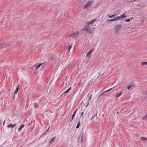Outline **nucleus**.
Returning a JSON list of instances; mask_svg holds the SVG:
<instances>
[{
    "instance_id": "72a5a7b5",
    "label": "nucleus",
    "mask_w": 147,
    "mask_h": 147,
    "mask_svg": "<svg viewBox=\"0 0 147 147\" xmlns=\"http://www.w3.org/2000/svg\"><path fill=\"white\" fill-rule=\"evenodd\" d=\"M50 127V126L49 127L47 130L42 135L45 134L47 132V131L49 130Z\"/></svg>"
},
{
    "instance_id": "f257e3e1",
    "label": "nucleus",
    "mask_w": 147,
    "mask_h": 147,
    "mask_svg": "<svg viewBox=\"0 0 147 147\" xmlns=\"http://www.w3.org/2000/svg\"><path fill=\"white\" fill-rule=\"evenodd\" d=\"M83 30L88 34H91L92 32V28L90 25H88L86 23L84 27Z\"/></svg>"
},
{
    "instance_id": "a19ab883",
    "label": "nucleus",
    "mask_w": 147,
    "mask_h": 147,
    "mask_svg": "<svg viewBox=\"0 0 147 147\" xmlns=\"http://www.w3.org/2000/svg\"><path fill=\"white\" fill-rule=\"evenodd\" d=\"M69 47H70V48H71V45H69Z\"/></svg>"
},
{
    "instance_id": "9b49d317",
    "label": "nucleus",
    "mask_w": 147,
    "mask_h": 147,
    "mask_svg": "<svg viewBox=\"0 0 147 147\" xmlns=\"http://www.w3.org/2000/svg\"><path fill=\"white\" fill-rule=\"evenodd\" d=\"M134 88V86L133 84L129 85L127 87V88L128 89H131Z\"/></svg>"
},
{
    "instance_id": "79ce46f5",
    "label": "nucleus",
    "mask_w": 147,
    "mask_h": 147,
    "mask_svg": "<svg viewBox=\"0 0 147 147\" xmlns=\"http://www.w3.org/2000/svg\"><path fill=\"white\" fill-rule=\"evenodd\" d=\"M133 17H131V20H132V19H133Z\"/></svg>"
},
{
    "instance_id": "412c9836",
    "label": "nucleus",
    "mask_w": 147,
    "mask_h": 147,
    "mask_svg": "<svg viewBox=\"0 0 147 147\" xmlns=\"http://www.w3.org/2000/svg\"><path fill=\"white\" fill-rule=\"evenodd\" d=\"M140 138L141 140L144 141H145L147 140V138L144 137H141Z\"/></svg>"
},
{
    "instance_id": "c03bdc74",
    "label": "nucleus",
    "mask_w": 147,
    "mask_h": 147,
    "mask_svg": "<svg viewBox=\"0 0 147 147\" xmlns=\"http://www.w3.org/2000/svg\"><path fill=\"white\" fill-rule=\"evenodd\" d=\"M119 113V112H118L117 113V114H118V113Z\"/></svg>"
},
{
    "instance_id": "4468645a",
    "label": "nucleus",
    "mask_w": 147,
    "mask_h": 147,
    "mask_svg": "<svg viewBox=\"0 0 147 147\" xmlns=\"http://www.w3.org/2000/svg\"><path fill=\"white\" fill-rule=\"evenodd\" d=\"M56 137L55 136L54 138H53L49 142V144H51L54 142H55V141H54V139Z\"/></svg>"
},
{
    "instance_id": "aec40b11",
    "label": "nucleus",
    "mask_w": 147,
    "mask_h": 147,
    "mask_svg": "<svg viewBox=\"0 0 147 147\" xmlns=\"http://www.w3.org/2000/svg\"><path fill=\"white\" fill-rule=\"evenodd\" d=\"M80 121L79 120V121H78L77 125L76 127V129H78L80 125Z\"/></svg>"
},
{
    "instance_id": "ddd939ff",
    "label": "nucleus",
    "mask_w": 147,
    "mask_h": 147,
    "mask_svg": "<svg viewBox=\"0 0 147 147\" xmlns=\"http://www.w3.org/2000/svg\"><path fill=\"white\" fill-rule=\"evenodd\" d=\"M125 13H123V14H122L120 16V17L121 18V19H123L124 18H125L126 17V16L125 15Z\"/></svg>"
},
{
    "instance_id": "ea45409f",
    "label": "nucleus",
    "mask_w": 147,
    "mask_h": 147,
    "mask_svg": "<svg viewBox=\"0 0 147 147\" xmlns=\"http://www.w3.org/2000/svg\"><path fill=\"white\" fill-rule=\"evenodd\" d=\"M83 142V140H82V138H81V142Z\"/></svg>"
},
{
    "instance_id": "f704fd0d",
    "label": "nucleus",
    "mask_w": 147,
    "mask_h": 147,
    "mask_svg": "<svg viewBox=\"0 0 147 147\" xmlns=\"http://www.w3.org/2000/svg\"><path fill=\"white\" fill-rule=\"evenodd\" d=\"M83 114H84V112H82V113H81L80 116V117L79 118H80L82 116H83Z\"/></svg>"
},
{
    "instance_id": "9d476101",
    "label": "nucleus",
    "mask_w": 147,
    "mask_h": 147,
    "mask_svg": "<svg viewBox=\"0 0 147 147\" xmlns=\"http://www.w3.org/2000/svg\"><path fill=\"white\" fill-rule=\"evenodd\" d=\"M20 88V85L18 84V85L16 87V90H15L14 92V94H16L18 92V90Z\"/></svg>"
},
{
    "instance_id": "2f4dec72",
    "label": "nucleus",
    "mask_w": 147,
    "mask_h": 147,
    "mask_svg": "<svg viewBox=\"0 0 147 147\" xmlns=\"http://www.w3.org/2000/svg\"><path fill=\"white\" fill-rule=\"evenodd\" d=\"M113 88H110V89H108V90H106V91H104V92H108L110 91L111 90V89H112Z\"/></svg>"
},
{
    "instance_id": "0eeeda50",
    "label": "nucleus",
    "mask_w": 147,
    "mask_h": 147,
    "mask_svg": "<svg viewBox=\"0 0 147 147\" xmlns=\"http://www.w3.org/2000/svg\"><path fill=\"white\" fill-rule=\"evenodd\" d=\"M96 20V19H94L93 20H92L90 21L87 22L86 23V24H88V25H90H90L92 24Z\"/></svg>"
},
{
    "instance_id": "7c9ffc66",
    "label": "nucleus",
    "mask_w": 147,
    "mask_h": 147,
    "mask_svg": "<svg viewBox=\"0 0 147 147\" xmlns=\"http://www.w3.org/2000/svg\"><path fill=\"white\" fill-rule=\"evenodd\" d=\"M115 15H116L115 14L112 15L111 16H109V18H113V17L115 16Z\"/></svg>"
},
{
    "instance_id": "4be33fe9",
    "label": "nucleus",
    "mask_w": 147,
    "mask_h": 147,
    "mask_svg": "<svg viewBox=\"0 0 147 147\" xmlns=\"http://www.w3.org/2000/svg\"><path fill=\"white\" fill-rule=\"evenodd\" d=\"M143 94L145 95L146 98H147V91L144 92Z\"/></svg>"
},
{
    "instance_id": "5701e85b",
    "label": "nucleus",
    "mask_w": 147,
    "mask_h": 147,
    "mask_svg": "<svg viewBox=\"0 0 147 147\" xmlns=\"http://www.w3.org/2000/svg\"><path fill=\"white\" fill-rule=\"evenodd\" d=\"M147 119V115L146 114L145 116L143 117V119L144 120H146Z\"/></svg>"
},
{
    "instance_id": "c85d7f7f",
    "label": "nucleus",
    "mask_w": 147,
    "mask_h": 147,
    "mask_svg": "<svg viewBox=\"0 0 147 147\" xmlns=\"http://www.w3.org/2000/svg\"><path fill=\"white\" fill-rule=\"evenodd\" d=\"M34 106L35 108H36L38 107V104L36 103H34Z\"/></svg>"
},
{
    "instance_id": "e433bc0d",
    "label": "nucleus",
    "mask_w": 147,
    "mask_h": 147,
    "mask_svg": "<svg viewBox=\"0 0 147 147\" xmlns=\"http://www.w3.org/2000/svg\"><path fill=\"white\" fill-rule=\"evenodd\" d=\"M74 117H71V120H70V122H71V121H72V120H73V119Z\"/></svg>"
},
{
    "instance_id": "473e14b6",
    "label": "nucleus",
    "mask_w": 147,
    "mask_h": 147,
    "mask_svg": "<svg viewBox=\"0 0 147 147\" xmlns=\"http://www.w3.org/2000/svg\"><path fill=\"white\" fill-rule=\"evenodd\" d=\"M106 92H102L101 94H100V95L98 97V98H99L101 96L103 95L105 93H106Z\"/></svg>"
},
{
    "instance_id": "cd10ccee",
    "label": "nucleus",
    "mask_w": 147,
    "mask_h": 147,
    "mask_svg": "<svg viewBox=\"0 0 147 147\" xmlns=\"http://www.w3.org/2000/svg\"><path fill=\"white\" fill-rule=\"evenodd\" d=\"M92 94L90 96V97H89V99L88 100V104H89V103H88V102L89 101V100H90L91 99V97H92Z\"/></svg>"
},
{
    "instance_id": "423d86ee",
    "label": "nucleus",
    "mask_w": 147,
    "mask_h": 147,
    "mask_svg": "<svg viewBox=\"0 0 147 147\" xmlns=\"http://www.w3.org/2000/svg\"><path fill=\"white\" fill-rule=\"evenodd\" d=\"M96 20V19H94L93 20H92L90 21L87 22L86 23V24H88V25H90H90L92 24Z\"/></svg>"
},
{
    "instance_id": "c9c22d12",
    "label": "nucleus",
    "mask_w": 147,
    "mask_h": 147,
    "mask_svg": "<svg viewBox=\"0 0 147 147\" xmlns=\"http://www.w3.org/2000/svg\"><path fill=\"white\" fill-rule=\"evenodd\" d=\"M130 21V20L129 19H128L127 20H125V22H128Z\"/></svg>"
},
{
    "instance_id": "1a4fd4ad",
    "label": "nucleus",
    "mask_w": 147,
    "mask_h": 147,
    "mask_svg": "<svg viewBox=\"0 0 147 147\" xmlns=\"http://www.w3.org/2000/svg\"><path fill=\"white\" fill-rule=\"evenodd\" d=\"M122 27V26L121 24L119 25H116L115 26V29L116 31H118Z\"/></svg>"
},
{
    "instance_id": "39448f33",
    "label": "nucleus",
    "mask_w": 147,
    "mask_h": 147,
    "mask_svg": "<svg viewBox=\"0 0 147 147\" xmlns=\"http://www.w3.org/2000/svg\"><path fill=\"white\" fill-rule=\"evenodd\" d=\"M96 20V19H94L93 20H92L90 21L87 22L86 23V24H88V25H90H90L92 24Z\"/></svg>"
},
{
    "instance_id": "7ed1b4c3",
    "label": "nucleus",
    "mask_w": 147,
    "mask_h": 147,
    "mask_svg": "<svg viewBox=\"0 0 147 147\" xmlns=\"http://www.w3.org/2000/svg\"><path fill=\"white\" fill-rule=\"evenodd\" d=\"M92 3L93 2L92 1H88L85 5V8H88L92 5Z\"/></svg>"
},
{
    "instance_id": "a878e982",
    "label": "nucleus",
    "mask_w": 147,
    "mask_h": 147,
    "mask_svg": "<svg viewBox=\"0 0 147 147\" xmlns=\"http://www.w3.org/2000/svg\"><path fill=\"white\" fill-rule=\"evenodd\" d=\"M115 19H116V21L117 20L121 19V18L120 17V16H117L116 17H115Z\"/></svg>"
},
{
    "instance_id": "dca6fc26",
    "label": "nucleus",
    "mask_w": 147,
    "mask_h": 147,
    "mask_svg": "<svg viewBox=\"0 0 147 147\" xmlns=\"http://www.w3.org/2000/svg\"><path fill=\"white\" fill-rule=\"evenodd\" d=\"M48 63V62H47L46 61H45L43 63H40L39 64H40V65L41 66L42 65V66H44L46 64H47Z\"/></svg>"
},
{
    "instance_id": "20e7f679",
    "label": "nucleus",
    "mask_w": 147,
    "mask_h": 147,
    "mask_svg": "<svg viewBox=\"0 0 147 147\" xmlns=\"http://www.w3.org/2000/svg\"><path fill=\"white\" fill-rule=\"evenodd\" d=\"M9 43H8L0 44V49L3 48H4L6 46H9Z\"/></svg>"
},
{
    "instance_id": "37998d69",
    "label": "nucleus",
    "mask_w": 147,
    "mask_h": 147,
    "mask_svg": "<svg viewBox=\"0 0 147 147\" xmlns=\"http://www.w3.org/2000/svg\"><path fill=\"white\" fill-rule=\"evenodd\" d=\"M89 94H90V93H89V94H88V95H87V96H89Z\"/></svg>"
},
{
    "instance_id": "bb28decb",
    "label": "nucleus",
    "mask_w": 147,
    "mask_h": 147,
    "mask_svg": "<svg viewBox=\"0 0 147 147\" xmlns=\"http://www.w3.org/2000/svg\"><path fill=\"white\" fill-rule=\"evenodd\" d=\"M141 65H147V62H144L141 63Z\"/></svg>"
},
{
    "instance_id": "a211bd4d",
    "label": "nucleus",
    "mask_w": 147,
    "mask_h": 147,
    "mask_svg": "<svg viewBox=\"0 0 147 147\" xmlns=\"http://www.w3.org/2000/svg\"><path fill=\"white\" fill-rule=\"evenodd\" d=\"M97 112H96V113L95 115H94L92 116V117L91 118V120H92L93 118L95 117H96V119H98V118L97 117Z\"/></svg>"
},
{
    "instance_id": "f8f14e48",
    "label": "nucleus",
    "mask_w": 147,
    "mask_h": 147,
    "mask_svg": "<svg viewBox=\"0 0 147 147\" xmlns=\"http://www.w3.org/2000/svg\"><path fill=\"white\" fill-rule=\"evenodd\" d=\"M71 89V87H70L67 90L65 91L64 93H63L61 95H64V96L65 94L67 92H68Z\"/></svg>"
},
{
    "instance_id": "c756f323",
    "label": "nucleus",
    "mask_w": 147,
    "mask_h": 147,
    "mask_svg": "<svg viewBox=\"0 0 147 147\" xmlns=\"http://www.w3.org/2000/svg\"><path fill=\"white\" fill-rule=\"evenodd\" d=\"M41 65H40V64H39L37 66V67H36V69H38L40 66Z\"/></svg>"
},
{
    "instance_id": "4c0bfd02",
    "label": "nucleus",
    "mask_w": 147,
    "mask_h": 147,
    "mask_svg": "<svg viewBox=\"0 0 147 147\" xmlns=\"http://www.w3.org/2000/svg\"><path fill=\"white\" fill-rule=\"evenodd\" d=\"M16 125V123H15L14 125H12V128L14 127Z\"/></svg>"
},
{
    "instance_id": "f3484780",
    "label": "nucleus",
    "mask_w": 147,
    "mask_h": 147,
    "mask_svg": "<svg viewBox=\"0 0 147 147\" xmlns=\"http://www.w3.org/2000/svg\"><path fill=\"white\" fill-rule=\"evenodd\" d=\"M122 94V93L121 92H120L116 95V97L117 98H118Z\"/></svg>"
},
{
    "instance_id": "6ab92c4d",
    "label": "nucleus",
    "mask_w": 147,
    "mask_h": 147,
    "mask_svg": "<svg viewBox=\"0 0 147 147\" xmlns=\"http://www.w3.org/2000/svg\"><path fill=\"white\" fill-rule=\"evenodd\" d=\"M116 19H115V18H113V19L108 20L107 21V22H112L113 21H116Z\"/></svg>"
},
{
    "instance_id": "b1692460",
    "label": "nucleus",
    "mask_w": 147,
    "mask_h": 147,
    "mask_svg": "<svg viewBox=\"0 0 147 147\" xmlns=\"http://www.w3.org/2000/svg\"><path fill=\"white\" fill-rule=\"evenodd\" d=\"M77 109H76L75 111L74 112L72 117H74L75 116V115L76 113V111H77Z\"/></svg>"
},
{
    "instance_id": "a18cd8bd",
    "label": "nucleus",
    "mask_w": 147,
    "mask_h": 147,
    "mask_svg": "<svg viewBox=\"0 0 147 147\" xmlns=\"http://www.w3.org/2000/svg\"><path fill=\"white\" fill-rule=\"evenodd\" d=\"M5 121H4L3 123V124L4 123Z\"/></svg>"
},
{
    "instance_id": "6e6552de",
    "label": "nucleus",
    "mask_w": 147,
    "mask_h": 147,
    "mask_svg": "<svg viewBox=\"0 0 147 147\" xmlns=\"http://www.w3.org/2000/svg\"><path fill=\"white\" fill-rule=\"evenodd\" d=\"M93 51V50L92 49H91L86 54V57L88 58L90 57V55H91Z\"/></svg>"
},
{
    "instance_id": "393cba45",
    "label": "nucleus",
    "mask_w": 147,
    "mask_h": 147,
    "mask_svg": "<svg viewBox=\"0 0 147 147\" xmlns=\"http://www.w3.org/2000/svg\"><path fill=\"white\" fill-rule=\"evenodd\" d=\"M7 127H8V128H12V124H10L9 125L7 126Z\"/></svg>"
},
{
    "instance_id": "58836bf2",
    "label": "nucleus",
    "mask_w": 147,
    "mask_h": 147,
    "mask_svg": "<svg viewBox=\"0 0 147 147\" xmlns=\"http://www.w3.org/2000/svg\"><path fill=\"white\" fill-rule=\"evenodd\" d=\"M71 48H70V47H69L68 48V51H70V49Z\"/></svg>"
},
{
    "instance_id": "f03ea898",
    "label": "nucleus",
    "mask_w": 147,
    "mask_h": 147,
    "mask_svg": "<svg viewBox=\"0 0 147 147\" xmlns=\"http://www.w3.org/2000/svg\"><path fill=\"white\" fill-rule=\"evenodd\" d=\"M80 33L78 31H77L76 32L72 33L70 35L69 37L70 38L71 37L75 38H77L79 36Z\"/></svg>"
},
{
    "instance_id": "2eb2a0df",
    "label": "nucleus",
    "mask_w": 147,
    "mask_h": 147,
    "mask_svg": "<svg viewBox=\"0 0 147 147\" xmlns=\"http://www.w3.org/2000/svg\"><path fill=\"white\" fill-rule=\"evenodd\" d=\"M24 125H22L18 128V131H20L24 127Z\"/></svg>"
}]
</instances>
